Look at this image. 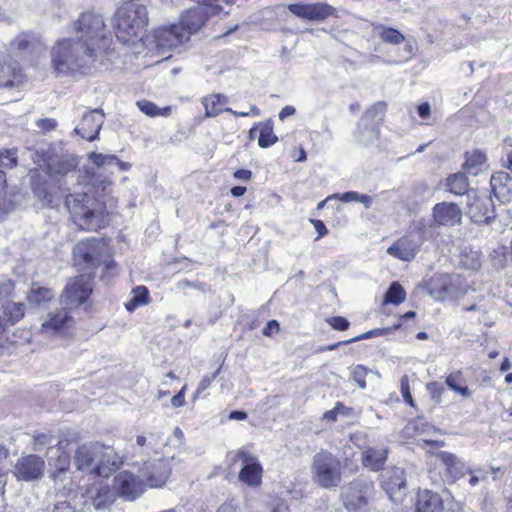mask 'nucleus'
Instances as JSON below:
<instances>
[{
  "label": "nucleus",
  "mask_w": 512,
  "mask_h": 512,
  "mask_svg": "<svg viewBox=\"0 0 512 512\" xmlns=\"http://www.w3.org/2000/svg\"><path fill=\"white\" fill-rule=\"evenodd\" d=\"M381 487L385 490L389 499L395 502L401 501L406 489L404 469L400 467L385 469L381 473Z\"/></svg>",
  "instance_id": "13"
},
{
  "label": "nucleus",
  "mask_w": 512,
  "mask_h": 512,
  "mask_svg": "<svg viewBox=\"0 0 512 512\" xmlns=\"http://www.w3.org/2000/svg\"><path fill=\"white\" fill-rule=\"evenodd\" d=\"M374 485L367 479L352 481L342 492L343 504L349 512H367Z\"/></svg>",
  "instance_id": "9"
},
{
  "label": "nucleus",
  "mask_w": 512,
  "mask_h": 512,
  "mask_svg": "<svg viewBox=\"0 0 512 512\" xmlns=\"http://www.w3.org/2000/svg\"><path fill=\"white\" fill-rule=\"evenodd\" d=\"M279 331V323L276 320H271L267 323L266 327L263 330V334L266 336H270L273 332Z\"/></svg>",
  "instance_id": "59"
},
{
  "label": "nucleus",
  "mask_w": 512,
  "mask_h": 512,
  "mask_svg": "<svg viewBox=\"0 0 512 512\" xmlns=\"http://www.w3.org/2000/svg\"><path fill=\"white\" fill-rule=\"evenodd\" d=\"M40 333L48 338L62 336L64 333V312L58 310L55 313H49L40 328Z\"/></svg>",
  "instance_id": "26"
},
{
  "label": "nucleus",
  "mask_w": 512,
  "mask_h": 512,
  "mask_svg": "<svg viewBox=\"0 0 512 512\" xmlns=\"http://www.w3.org/2000/svg\"><path fill=\"white\" fill-rule=\"evenodd\" d=\"M11 45L16 51L28 55H39L45 50V47L39 38L27 33H23L16 37Z\"/></svg>",
  "instance_id": "22"
},
{
  "label": "nucleus",
  "mask_w": 512,
  "mask_h": 512,
  "mask_svg": "<svg viewBox=\"0 0 512 512\" xmlns=\"http://www.w3.org/2000/svg\"><path fill=\"white\" fill-rule=\"evenodd\" d=\"M486 155L480 150H473L466 153L464 170L466 173L477 175L485 165Z\"/></svg>",
  "instance_id": "33"
},
{
  "label": "nucleus",
  "mask_w": 512,
  "mask_h": 512,
  "mask_svg": "<svg viewBox=\"0 0 512 512\" xmlns=\"http://www.w3.org/2000/svg\"><path fill=\"white\" fill-rule=\"evenodd\" d=\"M89 160L98 168L103 170H109L114 168V164L118 163V158L112 154H102L92 152L89 154Z\"/></svg>",
  "instance_id": "42"
},
{
  "label": "nucleus",
  "mask_w": 512,
  "mask_h": 512,
  "mask_svg": "<svg viewBox=\"0 0 512 512\" xmlns=\"http://www.w3.org/2000/svg\"><path fill=\"white\" fill-rule=\"evenodd\" d=\"M400 390L404 401L411 406H414V402L410 393L409 379L406 375L401 378Z\"/></svg>",
  "instance_id": "53"
},
{
  "label": "nucleus",
  "mask_w": 512,
  "mask_h": 512,
  "mask_svg": "<svg viewBox=\"0 0 512 512\" xmlns=\"http://www.w3.org/2000/svg\"><path fill=\"white\" fill-rule=\"evenodd\" d=\"M387 109V104L383 101L374 103L367 109L360 118V127H367L370 123H377L378 126L382 121Z\"/></svg>",
  "instance_id": "32"
},
{
  "label": "nucleus",
  "mask_w": 512,
  "mask_h": 512,
  "mask_svg": "<svg viewBox=\"0 0 512 512\" xmlns=\"http://www.w3.org/2000/svg\"><path fill=\"white\" fill-rule=\"evenodd\" d=\"M114 488L121 496L128 500H134L144 492L145 484L133 473L122 471L114 478Z\"/></svg>",
  "instance_id": "16"
},
{
  "label": "nucleus",
  "mask_w": 512,
  "mask_h": 512,
  "mask_svg": "<svg viewBox=\"0 0 512 512\" xmlns=\"http://www.w3.org/2000/svg\"><path fill=\"white\" fill-rule=\"evenodd\" d=\"M104 32L105 23L100 15L82 13L71 26V37L66 39V67L85 74L97 60H102L101 54L110 43Z\"/></svg>",
  "instance_id": "1"
},
{
  "label": "nucleus",
  "mask_w": 512,
  "mask_h": 512,
  "mask_svg": "<svg viewBox=\"0 0 512 512\" xmlns=\"http://www.w3.org/2000/svg\"><path fill=\"white\" fill-rule=\"evenodd\" d=\"M443 501L441 497L430 490H421L417 494V512H443Z\"/></svg>",
  "instance_id": "24"
},
{
  "label": "nucleus",
  "mask_w": 512,
  "mask_h": 512,
  "mask_svg": "<svg viewBox=\"0 0 512 512\" xmlns=\"http://www.w3.org/2000/svg\"><path fill=\"white\" fill-rule=\"evenodd\" d=\"M327 322L333 329L339 331H344L349 327V321L341 316L331 317L330 319L327 320Z\"/></svg>",
  "instance_id": "54"
},
{
  "label": "nucleus",
  "mask_w": 512,
  "mask_h": 512,
  "mask_svg": "<svg viewBox=\"0 0 512 512\" xmlns=\"http://www.w3.org/2000/svg\"><path fill=\"white\" fill-rule=\"evenodd\" d=\"M431 107L428 103H422L418 106V114L425 119L430 115Z\"/></svg>",
  "instance_id": "63"
},
{
  "label": "nucleus",
  "mask_w": 512,
  "mask_h": 512,
  "mask_svg": "<svg viewBox=\"0 0 512 512\" xmlns=\"http://www.w3.org/2000/svg\"><path fill=\"white\" fill-rule=\"evenodd\" d=\"M206 21V12L202 6H197L185 11L177 24L181 27L182 32L187 33V40L191 34L197 32Z\"/></svg>",
  "instance_id": "20"
},
{
  "label": "nucleus",
  "mask_w": 512,
  "mask_h": 512,
  "mask_svg": "<svg viewBox=\"0 0 512 512\" xmlns=\"http://www.w3.org/2000/svg\"><path fill=\"white\" fill-rule=\"evenodd\" d=\"M426 388L432 398V400L439 404L441 402V396L444 391V388L438 382H430L426 385Z\"/></svg>",
  "instance_id": "51"
},
{
  "label": "nucleus",
  "mask_w": 512,
  "mask_h": 512,
  "mask_svg": "<svg viewBox=\"0 0 512 512\" xmlns=\"http://www.w3.org/2000/svg\"><path fill=\"white\" fill-rule=\"evenodd\" d=\"M296 112L295 108L293 106L287 105L282 108V110L279 113V118L281 120H284L285 118L294 115Z\"/></svg>",
  "instance_id": "62"
},
{
  "label": "nucleus",
  "mask_w": 512,
  "mask_h": 512,
  "mask_svg": "<svg viewBox=\"0 0 512 512\" xmlns=\"http://www.w3.org/2000/svg\"><path fill=\"white\" fill-rule=\"evenodd\" d=\"M172 460H174V456L144 462L142 468L139 470V477L143 480V483L145 482V484L151 488L162 487L171 474L169 462Z\"/></svg>",
  "instance_id": "10"
},
{
  "label": "nucleus",
  "mask_w": 512,
  "mask_h": 512,
  "mask_svg": "<svg viewBox=\"0 0 512 512\" xmlns=\"http://www.w3.org/2000/svg\"><path fill=\"white\" fill-rule=\"evenodd\" d=\"M422 239L420 233L408 232L387 249V254L401 261H411L418 254Z\"/></svg>",
  "instance_id": "14"
},
{
  "label": "nucleus",
  "mask_w": 512,
  "mask_h": 512,
  "mask_svg": "<svg viewBox=\"0 0 512 512\" xmlns=\"http://www.w3.org/2000/svg\"><path fill=\"white\" fill-rule=\"evenodd\" d=\"M70 500L71 502L66 505V512H68V510L72 512H84L90 510L91 507L97 512H102L110 507L115 497L108 486L94 484L89 489H86L85 492L73 493Z\"/></svg>",
  "instance_id": "7"
},
{
  "label": "nucleus",
  "mask_w": 512,
  "mask_h": 512,
  "mask_svg": "<svg viewBox=\"0 0 512 512\" xmlns=\"http://www.w3.org/2000/svg\"><path fill=\"white\" fill-rule=\"evenodd\" d=\"M64 179V163L58 161L57 163L50 160L47 163L46 178L44 179V186L38 185L33 182L32 188L34 194L47 202L51 208L58 207L62 198V184Z\"/></svg>",
  "instance_id": "8"
},
{
  "label": "nucleus",
  "mask_w": 512,
  "mask_h": 512,
  "mask_svg": "<svg viewBox=\"0 0 512 512\" xmlns=\"http://www.w3.org/2000/svg\"><path fill=\"white\" fill-rule=\"evenodd\" d=\"M104 123V114L101 109H94L86 113L75 128V134L81 138L94 141Z\"/></svg>",
  "instance_id": "17"
},
{
  "label": "nucleus",
  "mask_w": 512,
  "mask_h": 512,
  "mask_svg": "<svg viewBox=\"0 0 512 512\" xmlns=\"http://www.w3.org/2000/svg\"><path fill=\"white\" fill-rule=\"evenodd\" d=\"M137 107L141 112L149 117L156 116H169L171 113V107L166 106L163 108H159L156 104L148 100H138L136 102Z\"/></svg>",
  "instance_id": "37"
},
{
  "label": "nucleus",
  "mask_w": 512,
  "mask_h": 512,
  "mask_svg": "<svg viewBox=\"0 0 512 512\" xmlns=\"http://www.w3.org/2000/svg\"><path fill=\"white\" fill-rule=\"evenodd\" d=\"M339 199L342 202H360L364 204L365 208H369L372 203V198L369 195L360 194L356 191H348L342 194H333L327 197V200Z\"/></svg>",
  "instance_id": "38"
},
{
  "label": "nucleus",
  "mask_w": 512,
  "mask_h": 512,
  "mask_svg": "<svg viewBox=\"0 0 512 512\" xmlns=\"http://www.w3.org/2000/svg\"><path fill=\"white\" fill-rule=\"evenodd\" d=\"M387 450L385 448H368L362 452V463L365 467L378 471L385 464Z\"/></svg>",
  "instance_id": "28"
},
{
  "label": "nucleus",
  "mask_w": 512,
  "mask_h": 512,
  "mask_svg": "<svg viewBox=\"0 0 512 512\" xmlns=\"http://www.w3.org/2000/svg\"><path fill=\"white\" fill-rule=\"evenodd\" d=\"M17 164V155L14 150L0 151V166L3 168H13Z\"/></svg>",
  "instance_id": "50"
},
{
  "label": "nucleus",
  "mask_w": 512,
  "mask_h": 512,
  "mask_svg": "<svg viewBox=\"0 0 512 512\" xmlns=\"http://www.w3.org/2000/svg\"><path fill=\"white\" fill-rule=\"evenodd\" d=\"M54 294L52 290L33 285L27 295V300L31 305L41 306L42 304L50 301L53 298Z\"/></svg>",
  "instance_id": "36"
},
{
  "label": "nucleus",
  "mask_w": 512,
  "mask_h": 512,
  "mask_svg": "<svg viewBox=\"0 0 512 512\" xmlns=\"http://www.w3.org/2000/svg\"><path fill=\"white\" fill-rule=\"evenodd\" d=\"M25 75L18 64L11 59L0 62V87L19 86L24 82Z\"/></svg>",
  "instance_id": "21"
},
{
  "label": "nucleus",
  "mask_w": 512,
  "mask_h": 512,
  "mask_svg": "<svg viewBox=\"0 0 512 512\" xmlns=\"http://www.w3.org/2000/svg\"><path fill=\"white\" fill-rule=\"evenodd\" d=\"M315 230L318 232V238L326 235L328 230L321 220H311Z\"/></svg>",
  "instance_id": "60"
},
{
  "label": "nucleus",
  "mask_w": 512,
  "mask_h": 512,
  "mask_svg": "<svg viewBox=\"0 0 512 512\" xmlns=\"http://www.w3.org/2000/svg\"><path fill=\"white\" fill-rule=\"evenodd\" d=\"M36 125L43 132H49L56 128L57 121L53 118H44V119L37 120Z\"/></svg>",
  "instance_id": "55"
},
{
  "label": "nucleus",
  "mask_w": 512,
  "mask_h": 512,
  "mask_svg": "<svg viewBox=\"0 0 512 512\" xmlns=\"http://www.w3.org/2000/svg\"><path fill=\"white\" fill-rule=\"evenodd\" d=\"M44 468L43 459L38 455L30 454L17 460L14 474L18 480L30 482L41 478Z\"/></svg>",
  "instance_id": "15"
},
{
  "label": "nucleus",
  "mask_w": 512,
  "mask_h": 512,
  "mask_svg": "<svg viewBox=\"0 0 512 512\" xmlns=\"http://www.w3.org/2000/svg\"><path fill=\"white\" fill-rule=\"evenodd\" d=\"M149 302V292L145 286H138L133 289V297L126 303L128 311H134L137 307Z\"/></svg>",
  "instance_id": "43"
},
{
  "label": "nucleus",
  "mask_w": 512,
  "mask_h": 512,
  "mask_svg": "<svg viewBox=\"0 0 512 512\" xmlns=\"http://www.w3.org/2000/svg\"><path fill=\"white\" fill-rule=\"evenodd\" d=\"M263 468L261 463L243 466L239 472V480L251 487L261 484Z\"/></svg>",
  "instance_id": "31"
},
{
  "label": "nucleus",
  "mask_w": 512,
  "mask_h": 512,
  "mask_svg": "<svg viewBox=\"0 0 512 512\" xmlns=\"http://www.w3.org/2000/svg\"><path fill=\"white\" fill-rule=\"evenodd\" d=\"M491 207L492 201L490 199H476L470 206L472 220L476 223H490L495 217Z\"/></svg>",
  "instance_id": "25"
},
{
  "label": "nucleus",
  "mask_w": 512,
  "mask_h": 512,
  "mask_svg": "<svg viewBox=\"0 0 512 512\" xmlns=\"http://www.w3.org/2000/svg\"><path fill=\"white\" fill-rule=\"evenodd\" d=\"M229 455L231 465H235L238 461H242L244 464L243 466L253 465L254 463H260L257 456L248 452L244 448L233 451Z\"/></svg>",
  "instance_id": "44"
},
{
  "label": "nucleus",
  "mask_w": 512,
  "mask_h": 512,
  "mask_svg": "<svg viewBox=\"0 0 512 512\" xmlns=\"http://www.w3.org/2000/svg\"><path fill=\"white\" fill-rule=\"evenodd\" d=\"M288 10L295 16L308 21H323L333 13V8L324 3L290 4Z\"/></svg>",
  "instance_id": "18"
},
{
  "label": "nucleus",
  "mask_w": 512,
  "mask_h": 512,
  "mask_svg": "<svg viewBox=\"0 0 512 512\" xmlns=\"http://www.w3.org/2000/svg\"><path fill=\"white\" fill-rule=\"evenodd\" d=\"M148 25V11L138 0L123 2L115 13L116 37L123 43L136 38Z\"/></svg>",
  "instance_id": "5"
},
{
  "label": "nucleus",
  "mask_w": 512,
  "mask_h": 512,
  "mask_svg": "<svg viewBox=\"0 0 512 512\" xmlns=\"http://www.w3.org/2000/svg\"><path fill=\"white\" fill-rule=\"evenodd\" d=\"M215 379V375L204 376L198 384V387L194 393V399H196L202 392H204Z\"/></svg>",
  "instance_id": "56"
},
{
  "label": "nucleus",
  "mask_w": 512,
  "mask_h": 512,
  "mask_svg": "<svg viewBox=\"0 0 512 512\" xmlns=\"http://www.w3.org/2000/svg\"><path fill=\"white\" fill-rule=\"evenodd\" d=\"M432 217L438 226H455L461 222L462 211L453 202H440L433 207Z\"/></svg>",
  "instance_id": "19"
},
{
  "label": "nucleus",
  "mask_w": 512,
  "mask_h": 512,
  "mask_svg": "<svg viewBox=\"0 0 512 512\" xmlns=\"http://www.w3.org/2000/svg\"><path fill=\"white\" fill-rule=\"evenodd\" d=\"M14 289L13 283L10 280L0 281V305L4 301H10L9 297Z\"/></svg>",
  "instance_id": "52"
},
{
  "label": "nucleus",
  "mask_w": 512,
  "mask_h": 512,
  "mask_svg": "<svg viewBox=\"0 0 512 512\" xmlns=\"http://www.w3.org/2000/svg\"><path fill=\"white\" fill-rule=\"evenodd\" d=\"M202 103L205 107V116L216 117L225 111L223 106L228 103V98L223 94H212L204 97Z\"/></svg>",
  "instance_id": "30"
},
{
  "label": "nucleus",
  "mask_w": 512,
  "mask_h": 512,
  "mask_svg": "<svg viewBox=\"0 0 512 512\" xmlns=\"http://www.w3.org/2000/svg\"><path fill=\"white\" fill-rule=\"evenodd\" d=\"M510 180L509 175L506 172H497L491 176L490 185L493 193L497 196L501 191H498L502 186Z\"/></svg>",
  "instance_id": "49"
},
{
  "label": "nucleus",
  "mask_w": 512,
  "mask_h": 512,
  "mask_svg": "<svg viewBox=\"0 0 512 512\" xmlns=\"http://www.w3.org/2000/svg\"><path fill=\"white\" fill-rule=\"evenodd\" d=\"M446 187L449 192L455 195H462L466 192L468 182L465 174L456 173L447 178Z\"/></svg>",
  "instance_id": "39"
},
{
  "label": "nucleus",
  "mask_w": 512,
  "mask_h": 512,
  "mask_svg": "<svg viewBox=\"0 0 512 512\" xmlns=\"http://www.w3.org/2000/svg\"><path fill=\"white\" fill-rule=\"evenodd\" d=\"M187 33L177 24L163 26L154 30L153 42L159 55L164 54L187 42Z\"/></svg>",
  "instance_id": "12"
},
{
  "label": "nucleus",
  "mask_w": 512,
  "mask_h": 512,
  "mask_svg": "<svg viewBox=\"0 0 512 512\" xmlns=\"http://www.w3.org/2000/svg\"><path fill=\"white\" fill-rule=\"evenodd\" d=\"M429 294L438 301L455 300L462 293L459 275H438L429 283Z\"/></svg>",
  "instance_id": "11"
},
{
  "label": "nucleus",
  "mask_w": 512,
  "mask_h": 512,
  "mask_svg": "<svg viewBox=\"0 0 512 512\" xmlns=\"http://www.w3.org/2000/svg\"><path fill=\"white\" fill-rule=\"evenodd\" d=\"M259 137L258 144L261 148H267L278 140L277 136L273 132V126L270 122L259 123Z\"/></svg>",
  "instance_id": "40"
},
{
  "label": "nucleus",
  "mask_w": 512,
  "mask_h": 512,
  "mask_svg": "<svg viewBox=\"0 0 512 512\" xmlns=\"http://www.w3.org/2000/svg\"><path fill=\"white\" fill-rule=\"evenodd\" d=\"M384 329H373V330H370V331H367L363 334H360L354 338L351 339L352 343L353 342H356V341H360V340H364V339H369V338H372V337H376V336H380V335H383L384 334Z\"/></svg>",
  "instance_id": "57"
},
{
  "label": "nucleus",
  "mask_w": 512,
  "mask_h": 512,
  "mask_svg": "<svg viewBox=\"0 0 512 512\" xmlns=\"http://www.w3.org/2000/svg\"><path fill=\"white\" fill-rule=\"evenodd\" d=\"M407 430H414L418 434L429 433L435 428L429 424L423 417H417L407 425Z\"/></svg>",
  "instance_id": "47"
},
{
  "label": "nucleus",
  "mask_w": 512,
  "mask_h": 512,
  "mask_svg": "<svg viewBox=\"0 0 512 512\" xmlns=\"http://www.w3.org/2000/svg\"><path fill=\"white\" fill-rule=\"evenodd\" d=\"M105 265V274L113 276L115 274L116 270V263L113 259H108L106 261H103Z\"/></svg>",
  "instance_id": "61"
},
{
  "label": "nucleus",
  "mask_w": 512,
  "mask_h": 512,
  "mask_svg": "<svg viewBox=\"0 0 512 512\" xmlns=\"http://www.w3.org/2000/svg\"><path fill=\"white\" fill-rule=\"evenodd\" d=\"M446 385L455 393L460 394L464 398L471 396V391L464 385L465 380L460 370L450 373L446 377Z\"/></svg>",
  "instance_id": "35"
},
{
  "label": "nucleus",
  "mask_w": 512,
  "mask_h": 512,
  "mask_svg": "<svg viewBox=\"0 0 512 512\" xmlns=\"http://www.w3.org/2000/svg\"><path fill=\"white\" fill-rule=\"evenodd\" d=\"M24 314L25 306L22 303L10 300L4 301L0 305V315L8 328L19 322L24 317Z\"/></svg>",
  "instance_id": "27"
},
{
  "label": "nucleus",
  "mask_w": 512,
  "mask_h": 512,
  "mask_svg": "<svg viewBox=\"0 0 512 512\" xmlns=\"http://www.w3.org/2000/svg\"><path fill=\"white\" fill-rule=\"evenodd\" d=\"M355 136L362 145H371L378 140L379 126L377 123H370L367 127H360L359 121L357 124Z\"/></svg>",
  "instance_id": "34"
},
{
  "label": "nucleus",
  "mask_w": 512,
  "mask_h": 512,
  "mask_svg": "<svg viewBox=\"0 0 512 512\" xmlns=\"http://www.w3.org/2000/svg\"><path fill=\"white\" fill-rule=\"evenodd\" d=\"M163 445L159 433H150L148 436L138 435L136 437V446L140 448V454H158L157 450Z\"/></svg>",
  "instance_id": "29"
},
{
  "label": "nucleus",
  "mask_w": 512,
  "mask_h": 512,
  "mask_svg": "<svg viewBox=\"0 0 512 512\" xmlns=\"http://www.w3.org/2000/svg\"><path fill=\"white\" fill-rule=\"evenodd\" d=\"M311 479L324 489H332L341 483L342 472L339 459L328 451L316 453L310 464Z\"/></svg>",
  "instance_id": "6"
},
{
  "label": "nucleus",
  "mask_w": 512,
  "mask_h": 512,
  "mask_svg": "<svg viewBox=\"0 0 512 512\" xmlns=\"http://www.w3.org/2000/svg\"><path fill=\"white\" fill-rule=\"evenodd\" d=\"M77 470H85L100 477H109L122 464L113 447L100 442H90L77 448L74 454Z\"/></svg>",
  "instance_id": "3"
},
{
  "label": "nucleus",
  "mask_w": 512,
  "mask_h": 512,
  "mask_svg": "<svg viewBox=\"0 0 512 512\" xmlns=\"http://www.w3.org/2000/svg\"><path fill=\"white\" fill-rule=\"evenodd\" d=\"M436 457L445 466L447 473L454 480L463 477L469 471L466 463L452 453L442 451L436 454Z\"/></svg>",
  "instance_id": "23"
},
{
  "label": "nucleus",
  "mask_w": 512,
  "mask_h": 512,
  "mask_svg": "<svg viewBox=\"0 0 512 512\" xmlns=\"http://www.w3.org/2000/svg\"><path fill=\"white\" fill-rule=\"evenodd\" d=\"M63 43L62 40H58L55 46L52 48V64L54 70L58 73L62 72V67L64 65L62 59V51H63Z\"/></svg>",
  "instance_id": "48"
},
{
  "label": "nucleus",
  "mask_w": 512,
  "mask_h": 512,
  "mask_svg": "<svg viewBox=\"0 0 512 512\" xmlns=\"http://www.w3.org/2000/svg\"><path fill=\"white\" fill-rule=\"evenodd\" d=\"M406 299V292L398 282H392L385 293L384 296V304L391 303L394 305H399L404 302Z\"/></svg>",
  "instance_id": "41"
},
{
  "label": "nucleus",
  "mask_w": 512,
  "mask_h": 512,
  "mask_svg": "<svg viewBox=\"0 0 512 512\" xmlns=\"http://www.w3.org/2000/svg\"><path fill=\"white\" fill-rule=\"evenodd\" d=\"M251 171L250 170H246V169H240V170H237L235 173H234V177L239 179V180H249L251 178Z\"/></svg>",
  "instance_id": "64"
},
{
  "label": "nucleus",
  "mask_w": 512,
  "mask_h": 512,
  "mask_svg": "<svg viewBox=\"0 0 512 512\" xmlns=\"http://www.w3.org/2000/svg\"><path fill=\"white\" fill-rule=\"evenodd\" d=\"M379 35L383 42L393 45L401 44L405 40L404 35L394 28H382Z\"/></svg>",
  "instance_id": "46"
},
{
  "label": "nucleus",
  "mask_w": 512,
  "mask_h": 512,
  "mask_svg": "<svg viewBox=\"0 0 512 512\" xmlns=\"http://www.w3.org/2000/svg\"><path fill=\"white\" fill-rule=\"evenodd\" d=\"M369 373H373L375 374L377 377H380V374L379 372L377 371H372L370 369H368L367 367L363 366V365H356L355 367H353L351 369V377L352 379L355 381V383L357 384V386L364 390L366 388V376L369 374Z\"/></svg>",
  "instance_id": "45"
},
{
  "label": "nucleus",
  "mask_w": 512,
  "mask_h": 512,
  "mask_svg": "<svg viewBox=\"0 0 512 512\" xmlns=\"http://www.w3.org/2000/svg\"><path fill=\"white\" fill-rule=\"evenodd\" d=\"M66 208L73 223L82 230L98 231L108 223L105 204L87 193L66 195Z\"/></svg>",
  "instance_id": "4"
},
{
  "label": "nucleus",
  "mask_w": 512,
  "mask_h": 512,
  "mask_svg": "<svg viewBox=\"0 0 512 512\" xmlns=\"http://www.w3.org/2000/svg\"><path fill=\"white\" fill-rule=\"evenodd\" d=\"M103 243L95 237L78 242L73 249L74 266L84 273L66 288V309L76 308L87 301L92 293L95 269L102 263Z\"/></svg>",
  "instance_id": "2"
},
{
  "label": "nucleus",
  "mask_w": 512,
  "mask_h": 512,
  "mask_svg": "<svg viewBox=\"0 0 512 512\" xmlns=\"http://www.w3.org/2000/svg\"><path fill=\"white\" fill-rule=\"evenodd\" d=\"M185 389H186V386H184L180 392L178 394H176L172 400H171V404L172 406L174 407H182L185 405Z\"/></svg>",
  "instance_id": "58"
}]
</instances>
